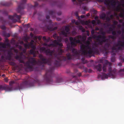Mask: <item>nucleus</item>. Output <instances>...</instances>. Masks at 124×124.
Masks as SVG:
<instances>
[{"label": "nucleus", "instance_id": "obj_1", "mask_svg": "<svg viewBox=\"0 0 124 124\" xmlns=\"http://www.w3.org/2000/svg\"><path fill=\"white\" fill-rule=\"evenodd\" d=\"M39 56L41 61L36 60L35 58H31L25 63V65L31 71L33 70V66L35 65L38 66L41 70H44L45 69V64L51 65V60L50 58H45L41 54H39Z\"/></svg>", "mask_w": 124, "mask_h": 124}, {"label": "nucleus", "instance_id": "obj_2", "mask_svg": "<svg viewBox=\"0 0 124 124\" xmlns=\"http://www.w3.org/2000/svg\"><path fill=\"white\" fill-rule=\"evenodd\" d=\"M85 44H82L81 46V50L82 54L86 57H91L95 54L98 53L99 51L97 45L91 48L90 46V42L88 41H86Z\"/></svg>", "mask_w": 124, "mask_h": 124}, {"label": "nucleus", "instance_id": "obj_3", "mask_svg": "<svg viewBox=\"0 0 124 124\" xmlns=\"http://www.w3.org/2000/svg\"><path fill=\"white\" fill-rule=\"evenodd\" d=\"M82 37L81 35H78L76 37L73 38L70 37H69V40L70 43H68L67 44V47L68 50L72 49L74 56L76 57L77 58L79 59L80 55L79 51L75 48H72L73 47L76 46L78 43H81V41L79 39H81Z\"/></svg>", "mask_w": 124, "mask_h": 124}, {"label": "nucleus", "instance_id": "obj_4", "mask_svg": "<svg viewBox=\"0 0 124 124\" xmlns=\"http://www.w3.org/2000/svg\"><path fill=\"white\" fill-rule=\"evenodd\" d=\"M26 1V0H21L20 4L18 5L17 11L20 14V15H18L16 14L15 13L13 16H8V19L11 20L13 22L15 23L17 21V20L14 18L15 17L17 18L19 20H20L22 15L24 13L23 9L25 8Z\"/></svg>", "mask_w": 124, "mask_h": 124}, {"label": "nucleus", "instance_id": "obj_5", "mask_svg": "<svg viewBox=\"0 0 124 124\" xmlns=\"http://www.w3.org/2000/svg\"><path fill=\"white\" fill-rule=\"evenodd\" d=\"M57 45L59 46V47L57 50V52L56 53H54V50L51 51L50 49H46L44 47H41L40 48V52H43L45 53L46 55L50 57H52L54 55L55 58L57 56H60V55H61L63 52V51L61 48L63 46L62 44L59 42Z\"/></svg>", "mask_w": 124, "mask_h": 124}, {"label": "nucleus", "instance_id": "obj_6", "mask_svg": "<svg viewBox=\"0 0 124 124\" xmlns=\"http://www.w3.org/2000/svg\"><path fill=\"white\" fill-rule=\"evenodd\" d=\"M24 81L22 82L17 87H16L15 89L16 90L22 89L26 87H31L34 86V84L36 81L31 78H28L24 79Z\"/></svg>", "mask_w": 124, "mask_h": 124}, {"label": "nucleus", "instance_id": "obj_7", "mask_svg": "<svg viewBox=\"0 0 124 124\" xmlns=\"http://www.w3.org/2000/svg\"><path fill=\"white\" fill-rule=\"evenodd\" d=\"M54 69V67H51L48 70L46 71V74L44 77L45 81L48 84H53L52 78L54 76L53 70Z\"/></svg>", "mask_w": 124, "mask_h": 124}, {"label": "nucleus", "instance_id": "obj_8", "mask_svg": "<svg viewBox=\"0 0 124 124\" xmlns=\"http://www.w3.org/2000/svg\"><path fill=\"white\" fill-rule=\"evenodd\" d=\"M59 57L57 56L55 58L56 59L54 62V65L55 67H58L60 66L61 64V61H65L67 58L68 60H71L72 59V56L70 53H68L66 54V57L60 55Z\"/></svg>", "mask_w": 124, "mask_h": 124}, {"label": "nucleus", "instance_id": "obj_9", "mask_svg": "<svg viewBox=\"0 0 124 124\" xmlns=\"http://www.w3.org/2000/svg\"><path fill=\"white\" fill-rule=\"evenodd\" d=\"M89 0H72V2L74 4L80 5L84 10L87 11L88 8L85 5L87 4ZM90 1V0H89Z\"/></svg>", "mask_w": 124, "mask_h": 124}, {"label": "nucleus", "instance_id": "obj_10", "mask_svg": "<svg viewBox=\"0 0 124 124\" xmlns=\"http://www.w3.org/2000/svg\"><path fill=\"white\" fill-rule=\"evenodd\" d=\"M96 38V40L98 44L100 45H102L103 42H105L108 41V39H106V37L105 35H99L95 36Z\"/></svg>", "mask_w": 124, "mask_h": 124}, {"label": "nucleus", "instance_id": "obj_11", "mask_svg": "<svg viewBox=\"0 0 124 124\" xmlns=\"http://www.w3.org/2000/svg\"><path fill=\"white\" fill-rule=\"evenodd\" d=\"M99 2H102L104 1V4L106 5L109 8L111 7L112 6L114 8L116 4V0H97ZM118 2L119 0H117Z\"/></svg>", "mask_w": 124, "mask_h": 124}, {"label": "nucleus", "instance_id": "obj_12", "mask_svg": "<svg viewBox=\"0 0 124 124\" xmlns=\"http://www.w3.org/2000/svg\"><path fill=\"white\" fill-rule=\"evenodd\" d=\"M8 55L7 56H4L3 55L1 56V60L3 62H5L6 60H10L11 59L12 55L13 54L11 50L8 51Z\"/></svg>", "mask_w": 124, "mask_h": 124}, {"label": "nucleus", "instance_id": "obj_13", "mask_svg": "<svg viewBox=\"0 0 124 124\" xmlns=\"http://www.w3.org/2000/svg\"><path fill=\"white\" fill-rule=\"evenodd\" d=\"M5 42L6 43H7L0 42V47L6 48H8L10 46V45L9 43V40L7 38L5 39Z\"/></svg>", "mask_w": 124, "mask_h": 124}, {"label": "nucleus", "instance_id": "obj_14", "mask_svg": "<svg viewBox=\"0 0 124 124\" xmlns=\"http://www.w3.org/2000/svg\"><path fill=\"white\" fill-rule=\"evenodd\" d=\"M53 1L54 2L53 5H56L59 8H61L64 4L63 2L62 1V0Z\"/></svg>", "mask_w": 124, "mask_h": 124}, {"label": "nucleus", "instance_id": "obj_15", "mask_svg": "<svg viewBox=\"0 0 124 124\" xmlns=\"http://www.w3.org/2000/svg\"><path fill=\"white\" fill-rule=\"evenodd\" d=\"M0 22H1L2 24L3 25H1L0 27L3 30H5L6 29V28L5 27L4 24H5L6 23L7 21L6 20H5L2 17H0Z\"/></svg>", "mask_w": 124, "mask_h": 124}, {"label": "nucleus", "instance_id": "obj_16", "mask_svg": "<svg viewBox=\"0 0 124 124\" xmlns=\"http://www.w3.org/2000/svg\"><path fill=\"white\" fill-rule=\"evenodd\" d=\"M106 64H108L109 65L108 69V71L109 72V73H108V74H109L111 76H113L114 74L113 73H112L111 72L112 70L111 69V63L109 62L107 60L106 61Z\"/></svg>", "mask_w": 124, "mask_h": 124}, {"label": "nucleus", "instance_id": "obj_17", "mask_svg": "<svg viewBox=\"0 0 124 124\" xmlns=\"http://www.w3.org/2000/svg\"><path fill=\"white\" fill-rule=\"evenodd\" d=\"M116 46H120L124 48V41L122 42L120 40L118 41Z\"/></svg>", "mask_w": 124, "mask_h": 124}, {"label": "nucleus", "instance_id": "obj_18", "mask_svg": "<svg viewBox=\"0 0 124 124\" xmlns=\"http://www.w3.org/2000/svg\"><path fill=\"white\" fill-rule=\"evenodd\" d=\"M58 43L59 42L56 40H54L53 42V43L50 44L49 46L50 47H55L57 45Z\"/></svg>", "mask_w": 124, "mask_h": 124}, {"label": "nucleus", "instance_id": "obj_19", "mask_svg": "<svg viewBox=\"0 0 124 124\" xmlns=\"http://www.w3.org/2000/svg\"><path fill=\"white\" fill-rule=\"evenodd\" d=\"M95 68L98 71L100 72L102 70V66L101 64H99L95 66Z\"/></svg>", "mask_w": 124, "mask_h": 124}, {"label": "nucleus", "instance_id": "obj_20", "mask_svg": "<svg viewBox=\"0 0 124 124\" xmlns=\"http://www.w3.org/2000/svg\"><path fill=\"white\" fill-rule=\"evenodd\" d=\"M48 13L53 17H55V12L54 11L49 10L48 11Z\"/></svg>", "mask_w": 124, "mask_h": 124}, {"label": "nucleus", "instance_id": "obj_21", "mask_svg": "<svg viewBox=\"0 0 124 124\" xmlns=\"http://www.w3.org/2000/svg\"><path fill=\"white\" fill-rule=\"evenodd\" d=\"M13 88L12 86H6L5 87L4 90H5L6 91H11L12 90Z\"/></svg>", "mask_w": 124, "mask_h": 124}, {"label": "nucleus", "instance_id": "obj_22", "mask_svg": "<svg viewBox=\"0 0 124 124\" xmlns=\"http://www.w3.org/2000/svg\"><path fill=\"white\" fill-rule=\"evenodd\" d=\"M63 80L62 78H57L56 81L55 85H57L62 82Z\"/></svg>", "mask_w": 124, "mask_h": 124}, {"label": "nucleus", "instance_id": "obj_23", "mask_svg": "<svg viewBox=\"0 0 124 124\" xmlns=\"http://www.w3.org/2000/svg\"><path fill=\"white\" fill-rule=\"evenodd\" d=\"M3 35L6 37H8L10 36V34L9 33H7L5 31H3L2 32Z\"/></svg>", "mask_w": 124, "mask_h": 124}, {"label": "nucleus", "instance_id": "obj_24", "mask_svg": "<svg viewBox=\"0 0 124 124\" xmlns=\"http://www.w3.org/2000/svg\"><path fill=\"white\" fill-rule=\"evenodd\" d=\"M111 54L112 55L111 56V62H113L115 61V55H116L115 53H112Z\"/></svg>", "mask_w": 124, "mask_h": 124}, {"label": "nucleus", "instance_id": "obj_25", "mask_svg": "<svg viewBox=\"0 0 124 124\" xmlns=\"http://www.w3.org/2000/svg\"><path fill=\"white\" fill-rule=\"evenodd\" d=\"M102 77L105 78H108L109 76H110V75L109 74H108V73L107 74H105V73H102Z\"/></svg>", "mask_w": 124, "mask_h": 124}, {"label": "nucleus", "instance_id": "obj_26", "mask_svg": "<svg viewBox=\"0 0 124 124\" xmlns=\"http://www.w3.org/2000/svg\"><path fill=\"white\" fill-rule=\"evenodd\" d=\"M12 4V3L11 2H10L9 3L6 2L3 3L2 4V5L8 7L10 6Z\"/></svg>", "mask_w": 124, "mask_h": 124}, {"label": "nucleus", "instance_id": "obj_27", "mask_svg": "<svg viewBox=\"0 0 124 124\" xmlns=\"http://www.w3.org/2000/svg\"><path fill=\"white\" fill-rule=\"evenodd\" d=\"M124 68L120 69L118 71V73L120 75H123L124 74Z\"/></svg>", "mask_w": 124, "mask_h": 124}, {"label": "nucleus", "instance_id": "obj_28", "mask_svg": "<svg viewBox=\"0 0 124 124\" xmlns=\"http://www.w3.org/2000/svg\"><path fill=\"white\" fill-rule=\"evenodd\" d=\"M0 13H1L3 14L6 15H7L8 13L7 12L5 9L0 10Z\"/></svg>", "mask_w": 124, "mask_h": 124}, {"label": "nucleus", "instance_id": "obj_29", "mask_svg": "<svg viewBox=\"0 0 124 124\" xmlns=\"http://www.w3.org/2000/svg\"><path fill=\"white\" fill-rule=\"evenodd\" d=\"M106 64H104L103 65V67H102V70L103 72H106L107 71V65L106 63Z\"/></svg>", "mask_w": 124, "mask_h": 124}, {"label": "nucleus", "instance_id": "obj_30", "mask_svg": "<svg viewBox=\"0 0 124 124\" xmlns=\"http://www.w3.org/2000/svg\"><path fill=\"white\" fill-rule=\"evenodd\" d=\"M106 15L105 13H103L100 16V18L101 19L104 20L106 17Z\"/></svg>", "mask_w": 124, "mask_h": 124}, {"label": "nucleus", "instance_id": "obj_31", "mask_svg": "<svg viewBox=\"0 0 124 124\" xmlns=\"http://www.w3.org/2000/svg\"><path fill=\"white\" fill-rule=\"evenodd\" d=\"M46 28L48 30L50 31H52L53 27L51 24H50L49 25L47 26Z\"/></svg>", "mask_w": 124, "mask_h": 124}, {"label": "nucleus", "instance_id": "obj_32", "mask_svg": "<svg viewBox=\"0 0 124 124\" xmlns=\"http://www.w3.org/2000/svg\"><path fill=\"white\" fill-rule=\"evenodd\" d=\"M65 31L67 32H68L70 31V29L68 26H66L65 27Z\"/></svg>", "mask_w": 124, "mask_h": 124}, {"label": "nucleus", "instance_id": "obj_33", "mask_svg": "<svg viewBox=\"0 0 124 124\" xmlns=\"http://www.w3.org/2000/svg\"><path fill=\"white\" fill-rule=\"evenodd\" d=\"M110 46V44L108 43H106L104 45L105 47L107 48H108Z\"/></svg>", "mask_w": 124, "mask_h": 124}, {"label": "nucleus", "instance_id": "obj_34", "mask_svg": "<svg viewBox=\"0 0 124 124\" xmlns=\"http://www.w3.org/2000/svg\"><path fill=\"white\" fill-rule=\"evenodd\" d=\"M24 45L25 48L26 49L29 48L30 47V45L29 43L28 44L26 43L24 44Z\"/></svg>", "mask_w": 124, "mask_h": 124}, {"label": "nucleus", "instance_id": "obj_35", "mask_svg": "<svg viewBox=\"0 0 124 124\" xmlns=\"http://www.w3.org/2000/svg\"><path fill=\"white\" fill-rule=\"evenodd\" d=\"M61 33L62 34L64 35L65 37H67V32H65L64 31H62Z\"/></svg>", "mask_w": 124, "mask_h": 124}, {"label": "nucleus", "instance_id": "obj_36", "mask_svg": "<svg viewBox=\"0 0 124 124\" xmlns=\"http://www.w3.org/2000/svg\"><path fill=\"white\" fill-rule=\"evenodd\" d=\"M116 46H113L111 48V49H112V51L111 52V54L112 53H113V51L114 50H117L116 48Z\"/></svg>", "mask_w": 124, "mask_h": 124}, {"label": "nucleus", "instance_id": "obj_37", "mask_svg": "<svg viewBox=\"0 0 124 124\" xmlns=\"http://www.w3.org/2000/svg\"><path fill=\"white\" fill-rule=\"evenodd\" d=\"M114 30L111 27H110L109 28V30L107 31V32L110 33V32L111 31H112Z\"/></svg>", "mask_w": 124, "mask_h": 124}, {"label": "nucleus", "instance_id": "obj_38", "mask_svg": "<svg viewBox=\"0 0 124 124\" xmlns=\"http://www.w3.org/2000/svg\"><path fill=\"white\" fill-rule=\"evenodd\" d=\"M79 29L83 32H84L85 31V29L82 26H80Z\"/></svg>", "mask_w": 124, "mask_h": 124}, {"label": "nucleus", "instance_id": "obj_39", "mask_svg": "<svg viewBox=\"0 0 124 124\" xmlns=\"http://www.w3.org/2000/svg\"><path fill=\"white\" fill-rule=\"evenodd\" d=\"M109 38H111L112 39L114 40L116 38V37L114 35H109Z\"/></svg>", "mask_w": 124, "mask_h": 124}, {"label": "nucleus", "instance_id": "obj_40", "mask_svg": "<svg viewBox=\"0 0 124 124\" xmlns=\"http://www.w3.org/2000/svg\"><path fill=\"white\" fill-rule=\"evenodd\" d=\"M116 72V70L115 69H114V70H113L112 71V73L114 74V76H112V77H115V74Z\"/></svg>", "mask_w": 124, "mask_h": 124}, {"label": "nucleus", "instance_id": "obj_41", "mask_svg": "<svg viewBox=\"0 0 124 124\" xmlns=\"http://www.w3.org/2000/svg\"><path fill=\"white\" fill-rule=\"evenodd\" d=\"M35 50L33 49H31L29 51L30 53L31 54H34V53H35Z\"/></svg>", "mask_w": 124, "mask_h": 124}, {"label": "nucleus", "instance_id": "obj_42", "mask_svg": "<svg viewBox=\"0 0 124 124\" xmlns=\"http://www.w3.org/2000/svg\"><path fill=\"white\" fill-rule=\"evenodd\" d=\"M120 4L118 5L116 7V10L117 11H119L120 9Z\"/></svg>", "mask_w": 124, "mask_h": 124}, {"label": "nucleus", "instance_id": "obj_43", "mask_svg": "<svg viewBox=\"0 0 124 124\" xmlns=\"http://www.w3.org/2000/svg\"><path fill=\"white\" fill-rule=\"evenodd\" d=\"M46 18L48 20V22L49 23H51V22L52 21L51 20L49 19L50 18V16L49 15H46Z\"/></svg>", "mask_w": 124, "mask_h": 124}, {"label": "nucleus", "instance_id": "obj_44", "mask_svg": "<svg viewBox=\"0 0 124 124\" xmlns=\"http://www.w3.org/2000/svg\"><path fill=\"white\" fill-rule=\"evenodd\" d=\"M15 58L16 59L20 60L21 58V57L18 55H16L15 57Z\"/></svg>", "mask_w": 124, "mask_h": 124}, {"label": "nucleus", "instance_id": "obj_45", "mask_svg": "<svg viewBox=\"0 0 124 124\" xmlns=\"http://www.w3.org/2000/svg\"><path fill=\"white\" fill-rule=\"evenodd\" d=\"M30 46L32 48V49H33V50H35L36 49V47L34 44L32 45H30Z\"/></svg>", "mask_w": 124, "mask_h": 124}, {"label": "nucleus", "instance_id": "obj_46", "mask_svg": "<svg viewBox=\"0 0 124 124\" xmlns=\"http://www.w3.org/2000/svg\"><path fill=\"white\" fill-rule=\"evenodd\" d=\"M53 37L54 39H58V36H57L56 34H55L53 35Z\"/></svg>", "mask_w": 124, "mask_h": 124}, {"label": "nucleus", "instance_id": "obj_47", "mask_svg": "<svg viewBox=\"0 0 124 124\" xmlns=\"http://www.w3.org/2000/svg\"><path fill=\"white\" fill-rule=\"evenodd\" d=\"M75 14L76 16L78 17V18H79V17L78 15V12L76 11L75 13Z\"/></svg>", "mask_w": 124, "mask_h": 124}, {"label": "nucleus", "instance_id": "obj_48", "mask_svg": "<svg viewBox=\"0 0 124 124\" xmlns=\"http://www.w3.org/2000/svg\"><path fill=\"white\" fill-rule=\"evenodd\" d=\"M15 83V82L14 81H10L9 82V85L11 86H12L13 84Z\"/></svg>", "mask_w": 124, "mask_h": 124}, {"label": "nucleus", "instance_id": "obj_49", "mask_svg": "<svg viewBox=\"0 0 124 124\" xmlns=\"http://www.w3.org/2000/svg\"><path fill=\"white\" fill-rule=\"evenodd\" d=\"M112 35L114 36L116 35V31L114 30L112 31Z\"/></svg>", "mask_w": 124, "mask_h": 124}, {"label": "nucleus", "instance_id": "obj_50", "mask_svg": "<svg viewBox=\"0 0 124 124\" xmlns=\"http://www.w3.org/2000/svg\"><path fill=\"white\" fill-rule=\"evenodd\" d=\"M34 42V41L33 40H31V42L29 43V44L30 45H32L34 44L33 43Z\"/></svg>", "mask_w": 124, "mask_h": 124}, {"label": "nucleus", "instance_id": "obj_51", "mask_svg": "<svg viewBox=\"0 0 124 124\" xmlns=\"http://www.w3.org/2000/svg\"><path fill=\"white\" fill-rule=\"evenodd\" d=\"M91 23L95 25L96 22L95 20H93L92 21Z\"/></svg>", "mask_w": 124, "mask_h": 124}, {"label": "nucleus", "instance_id": "obj_52", "mask_svg": "<svg viewBox=\"0 0 124 124\" xmlns=\"http://www.w3.org/2000/svg\"><path fill=\"white\" fill-rule=\"evenodd\" d=\"M4 86L0 85V90H4Z\"/></svg>", "mask_w": 124, "mask_h": 124}, {"label": "nucleus", "instance_id": "obj_53", "mask_svg": "<svg viewBox=\"0 0 124 124\" xmlns=\"http://www.w3.org/2000/svg\"><path fill=\"white\" fill-rule=\"evenodd\" d=\"M101 34L102 35H105L106 34V33L104 31H101Z\"/></svg>", "mask_w": 124, "mask_h": 124}, {"label": "nucleus", "instance_id": "obj_54", "mask_svg": "<svg viewBox=\"0 0 124 124\" xmlns=\"http://www.w3.org/2000/svg\"><path fill=\"white\" fill-rule=\"evenodd\" d=\"M119 59L124 62V58H123L121 56L119 57Z\"/></svg>", "mask_w": 124, "mask_h": 124}, {"label": "nucleus", "instance_id": "obj_55", "mask_svg": "<svg viewBox=\"0 0 124 124\" xmlns=\"http://www.w3.org/2000/svg\"><path fill=\"white\" fill-rule=\"evenodd\" d=\"M95 32V31L94 29H92L91 31V33L92 35H93Z\"/></svg>", "mask_w": 124, "mask_h": 124}, {"label": "nucleus", "instance_id": "obj_56", "mask_svg": "<svg viewBox=\"0 0 124 124\" xmlns=\"http://www.w3.org/2000/svg\"><path fill=\"white\" fill-rule=\"evenodd\" d=\"M57 27H54L53 28V27L52 28V31H53L54 30H57Z\"/></svg>", "mask_w": 124, "mask_h": 124}, {"label": "nucleus", "instance_id": "obj_57", "mask_svg": "<svg viewBox=\"0 0 124 124\" xmlns=\"http://www.w3.org/2000/svg\"><path fill=\"white\" fill-rule=\"evenodd\" d=\"M10 64L11 65H12L13 66H14V65H15V63L14 62H10Z\"/></svg>", "mask_w": 124, "mask_h": 124}, {"label": "nucleus", "instance_id": "obj_58", "mask_svg": "<svg viewBox=\"0 0 124 124\" xmlns=\"http://www.w3.org/2000/svg\"><path fill=\"white\" fill-rule=\"evenodd\" d=\"M28 38L26 37H24V40L26 42H28Z\"/></svg>", "mask_w": 124, "mask_h": 124}, {"label": "nucleus", "instance_id": "obj_59", "mask_svg": "<svg viewBox=\"0 0 124 124\" xmlns=\"http://www.w3.org/2000/svg\"><path fill=\"white\" fill-rule=\"evenodd\" d=\"M50 37H48L47 39H46V41L47 42H49L50 40Z\"/></svg>", "mask_w": 124, "mask_h": 124}, {"label": "nucleus", "instance_id": "obj_60", "mask_svg": "<svg viewBox=\"0 0 124 124\" xmlns=\"http://www.w3.org/2000/svg\"><path fill=\"white\" fill-rule=\"evenodd\" d=\"M38 5V3L37 2H35L34 3V6L35 7H37Z\"/></svg>", "mask_w": 124, "mask_h": 124}, {"label": "nucleus", "instance_id": "obj_61", "mask_svg": "<svg viewBox=\"0 0 124 124\" xmlns=\"http://www.w3.org/2000/svg\"><path fill=\"white\" fill-rule=\"evenodd\" d=\"M14 51L15 53L17 54L18 52V50L15 49H14Z\"/></svg>", "mask_w": 124, "mask_h": 124}, {"label": "nucleus", "instance_id": "obj_62", "mask_svg": "<svg viewBox=\"0 0 124 124\" xmlns=\"http://www.w3.org/2000/svg\"><path fill=\"white\" fill-rule=\"evenodd\" d=\"M37 36H35L33 37L34 39L35 40H37Z\"/></svg>", "mask_w": 124, "mask_h": 124}, {"label": "nucleus", "instance_id": "obj_63", "mask_svg": "<svg viewBox=\"0 0 124 124\" xmlns=\"http://www.w3.org/2000/svg\"><path fill=\"white\" fill-rule=\"evenodd\" d=\"M43 40L46 42V37H43Z\"/></svg>", "mask_w": 124, "mask_h": 124}, {"label": "nucleus", "instance_id": "obj_64", "mask_svg": "<svg viewBox=\"0 0 124 124\" xmlns=\"http://www.w3.org/2000/svg\"><path fill=\"white\" fill-rule=\"evenodd\" d=\"M114 24V25H116L118 23V22L117 21H114L113 22Z\"/></svg>", "mask_w": 124, "mask_h": 124}]
</instances>
